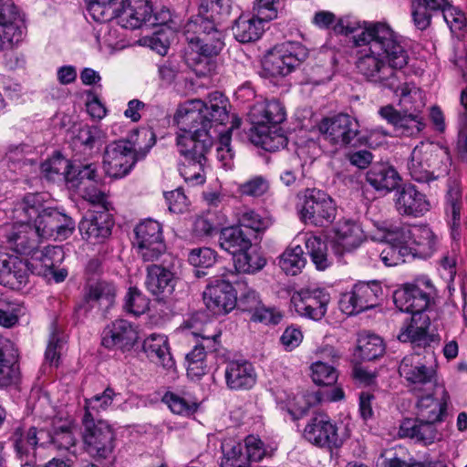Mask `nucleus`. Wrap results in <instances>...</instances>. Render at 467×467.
I'll return each instance as SVG.
<instances>
[{"label": "nucleus", "instance_id": "nucleus-49", "mask_svg": "<svg viewBox=\"0 0 467 467\" xmlns=\"http://www.w3.org/2000/svg\"><path fill=\"white\" fill-rule=\"evenodd\" d=\"M97 177V170L93 164L83 165L81 163L72 164L70 162V168L66 178L67 183L70 187L77 190L80 189L85 184L92 183L94 179Z\"/></svg>", "mask_w": 467, "mask_h": 467}, {"label": "nucleus", "instance_id": "nucleus-4", "mask_svg": "<svg viewBox=\"0 0 467 467\" xmlns=\"http://www.w3.org/2000/svg\"><path fill=\"white\" fill-rule=\"evenodd\" d=\"M201 142L182 137L178 140V151L182 157L179 163V172L184 181L192 185H200L205 182V167L207 166V153L210 151L213 140L202 135Z\"/></svg>", "mask_w": 467, "mask_h": 467}, {"label": "nucleus", "instance_id": "nucleus-58", "mask_svg": "<svg viewBox=\"0 0 467 467\" xmlns=\"http://www.w3.org/2000/svg\"><path fill=\"white\" fill-rule=\"evenodd\" d=\"M423 127L421 117L417 114L403 113L395 131L400 135L412 136L418 134Z\"/></svg>", "mask_w": 467, "mask_h": 467}, {"label": "nucleus", "instance_id": "nucleus-44", "mask_svg": "<svg viewBox=\"0 0 467 467\" xmlns=\"http://www.w3.org/2000/svg\"><path fill=\"white\" fill-rule=\"evenodd\" d=\"M123 1L118 0H86L87 12L90 17L99 23L109 22L117 18L118 8Z\"/></svg>", "mask_w": 467, "mask_h": 467}, {"label": "nucleus", "instance_id": "nucleus-20", "mask_svg": "<svg viewBox=\"0 0 467 467\" xmlns=\"http://www.w3.org/2000/svg\"><path fill=\"white\" fill-rule=\"evenodd\" d=\"M303 436L308 442L319 448L332 450L342 444L337 425L326 414L311 417L304 429Z\"/></svg>", "mask_w": 467, "mask_h": 467}, {"label": "nucleus", "instance_id": "nucleus-45", "mask_svg": "<svg viewBox=\"0 0 467 467\" xmlns=\"http://www.w3.org/2000/svg\"><path fill=\"white\" fill-rule=\"evenodd\" d=\"M385 346L380 337L362 333L358 336L355 355L363 360H373L383 355Z\"/></svg>", "mask_w": 467, "mask_h": 467}, {"label": "nucleus", "instance_id": "nucleus-46", "mask_svg": "<svg viewBox=\"0 0 467 467\" xmlns=\"http://www.w3.org/2000/svg\"><path fill=\"white\" fill-rule=\"evenodd\" d=\"M336 16L328 11L317 12L313 18V23L320 28L332 29L338 35H348L354 33L359 26L357 22H350L348 19L339 18L336 23Z\"/></svg>", "mask_w": 467, "mask_h": 467}, {"label": "nucleus", "instance_id": "nucleus-54", "mask_svg": "<svg viewBox=\"0 0 467 467\" xmlns=\"http://www.w3.org/2000/svg\"><path fill=\"white\" fill-rule=\"evenodd\" d=\"M241 119L235 118L232 126L225 132L222 133L219 139V145L217 146V159L222 162L223 167L225 170L232 169L234 166V153L231 148V132L234 129L239 128Z\"/></svg>", "mask_w": 467, "mask_h": 467}, {"label": "nucleus", "instance_id": "nucleus-11", "mask_svg": "<svg viewBox=\"0 0 467 467\" xmlns=\"http://www.w3.org/2000/svg\"><path fill=\"white\" fill-rule=\"evenodd\" d=\"M204 107L202 99H190L179 105L173 118L182 131L177 136V141L182 137H189L196 142H201V139H204L202 135L213 138L209 133L208 127L203 125L202 109Z\"/></svg>", "mask_w": 467, "mask_h": 467}, {"label": "nucleus", "instance_id": "nucleus-56", "mask_svg": "<svg viewBox=\"0 0 467 467\" xmlns=\"http://www.w3.org/2000/svg\"><path fill=\"white\" fill-rule=\"evenodd\" d=\"M26 35V26L25 16L16 18L5 26H0V40L3 44H17L23 40Z\"/></svg>", "mask_w": 467, "mask_h": 467}, {"label": "nucleus", "instance_id": "nucleus-5", "mask_svg": "<svg viewBox=\"0 0 467 467\" xmlns=\"http://www.w3.org/2000/svg\"><path fill=\"white\" fill-rule=\"evenodd\" d=\"M45 196L36 193L31 199V211L36 213L34 220V229L36 236L41 239L55 237L67 238L75 230V222L71 217L51 207L41 208L39 202Z\"/></svg>", "mask_w": 467, "mask_h": 467}, {"label": "nucleus", "instance_id": "nucleus-50", "mask_svg": "<svg viewBox=\"0 0 467 467\" xmlns=\"http://www.w3.org/2000/svg\"><path fill=\"white\" fill-rule=\"evenodd\" d=\"M266 264L258 253L241 252L234 256V265L237 273L254 274L260 271Z\"/></svg>", "mask_w": 467, "mask_h": 467}, {"label": "nucleus", "instance_id": "nucleus-39", "mask_svg": "<svg viewBox=\"0 0 467 467\" xmlns=\"http://www.w3.org/2000/svg\"><path fill=\"white\" fill-rule=\"evenodd\" d=\"M335 243L344 251H350L360 245L364 239L363 231L356 223L347 220L340 222L335 229Z\"/></svg>", "mask_w": 467, "mask_h": 467}, {"label": "nucleus", "instance_id": "nucleus-29", "mask_svg": "<svg viewBox=\"0 0 467 467\" xmlns=\"http://www.w3.org/2000/svg\"><path fill=\"white\" fill-rule=\"evenodd\" d=\"M205 107L202 109L204 115L203 125L210 130L212 126L225 124L229 120V109L231 107L228 99L221 92L210 93L205 100H202Z\"/></svg>", "mask_w": 467, "mask_h": 467}, {"label": "nucleus", "instance_id": "nucleus-2", "mask_svg": "<svg viewBox=\"0 0 467 467\" xmlns=\"http://www.w3.org/2000/svg\"><path fill=\"white\" fill-rule=\"evenodd\" d=\"M186 40L198 56L194 71L205 76L214 69L213 58L224 47V33L213 20L192 16L184 26Z\"/></svg>", "mask_w": 467, "mask_h": 467}, {"label": "nucleus", "instance_id": "nucleus-47", "mask_svg": "<svg viewBox=\"0 0 467 467\" xmlns=\"http://www.w3.org/2000/svg\"><path fill=\"white\" fill-rule=\"evenodd\" d=\"M232 11V0H201L198 14L217 25L229 16Z\"/></svg>", "mask_w": 467, "mask_h": 467}, {"label": "nucleus", "instance_id": "nucleus-38", "mask_svg": "<svg viewBox=\"0 0 467 467\" xmlns=\"http://www.w3.org/2000/svg\"><path fill=\"white\" fill-rule=\"evenodd\" d=\"M438 420H420L417 418L416 422L407 420L400 426V431L403 435L416 440L424 445L432 444L441 439V434L435 427Z\"/></svg>", "mask_w": 467, "mask_h": 467}, {"label": "nucleus", "instance_id": "nucleus-62", "mask_svg": "<svg viewBox=\"0 0 467 467\" xmlns=\"http://www.w3.org/2000/svg\"><path fill=\"white\" fill-rule=\"evenodd\" d=\"M19 320V309L14 305L0 299V326L5 328L15 327Z\"/></svg>", "mask_w": 467, "mask_h": 467}, {"label": "nucleus", "instance_id": "nucleus-22", "mask_svg": "<svg viewBox=\"0 0 467 467\" xmlns=\"http://www.w3.org/2000/svg\"><path fill=\"white\" fill-rule=\"evenodd\" d=\"M329 301V294L322 289H302L291 297L296 313L313 320H320L325 317Z\"/></svg>", "mask_w": 467, "mask_h": 467}, {"label": "nucleus", "instance_id": "nucleus-16", "mask_svg": "<svg viewBox=\"0 0 467 467\" xmlns=\"http://www.w3.org/2000/svg\"><path fill=\"white\" fill-rule=\"evenodd\" d=\"M382 288L379 282H359L352 290L341 296L339 305L347 315H357L375 307L382 296Z\"/></svg>", "mask_w": 467, "mask_h": 467}, {"label": "nucleus", "instance_id": "nucleus-37", "mask_svg": "<svg viewBox=\"0 0 467 467\" xmlns=\"http://www.w3.org/2000/svg\"><path fill=\"white\" fill-rule=\"evenodd\" d=\"M111 222L109 214L101 213L84 217L78 225L84 239L90 242H101L111 233Z\"/></svg>", "mask_w": 467, "mask_h": 467}, {"label": "nucleus", "instance_id": "nucleus-18", "mask_svg": "<svg viewBox=\"0 0 467 467\" xmlns=\"http://www.w3.org/2000/svg\"><path fill=\"white\" fill-rule=\"evenodd\" d=\"M412 394L417 398V418L420 420H443L450 402V395L442 384L427 391Z\"/></svg>", "mask_w": 467, "mask_h": 467}, {"label": "nucleus", "instance_id": "nucleus-6", "mask_svg": "<svg viewBox=\"0 0 467 467\" xmlns=\"http://www.w3.org/2000/svg\"><path fill=\"white\" fill-rule=\"evenodd\" d=\"M297 198L298 213L305 223L326 226L336 218V204L325 192L316 188L306 189L297 195Z\"/></svg>", "mask_w": 467, "mask_h": 467}, {"label": "nucleus", "instance_id": "nucleus-35", "mask_svg": "<svg viewBox=\"0 0 467 467\" xmlns=\"http://www.w3.org/2000/svg\"><path fill=\"white\" fill-rule=\"evenodd\" d=\"M450 4L449 0H414L411 15L415 26L420 30L427 29L432 16L438 13L443 14Z\"/></svg>", "mask_w": 467, "mask_h": 467}, {"label": "nucleus", "instance_id": "nucleus-31", "mask_svg": "<svg viewBox=\"0 0 467 467\" xmlns=\"http://www.w3.org/2000/svg\"><path fill=\"white\" fill-rule=\"evenodd\" d=\"M18 350L15 344L0 337V386L14 383L19 376Z\"/></svg>", "mask_w": 467, "mask_h": 467}, {"label": "nucleus", "instance_id": "nucleus-59", "mask_svg": "<svg viewBox=\"0 0 467 467\" xmlns=\"http://www.w3.org/2000/svg\"><path fill=\"white\" fill-rule=\"evenodd\" d=\"M188 261L195 267L209 268L216 261L215 252L208 247L192 249L189 253Z\"/></svg>", "mask_w": 467, "mask_h": 467}, {"label": "nucleus", "instance_id": "nucleus-41", "mask_svg": "<svg viewBox=\"0 0 467 467\" xmlns=\"http://www.w3.org/2000/svg\"><path fill=\"white\" fill-rule=\"evenodd\" d=\"M5 237L10 247L18 254L27 258L29 254V223L16 222L6 227Z\"/></svg>", "mask_w": 467, "mask_h": 467}, {"label": "nucleus", "instance_id": "nucleus-10", "mask_svg": "<svg viewBox=\"0 0 467 467\" xmlns=\"http://www.w3.org/2000/svg\"><path fill=\"white\" fill-rule=\"evenodd\" d=\"M323 139L338 148L357 146L360 142L358 121L348 114L325 118L318 124Z\"/></svg>", "mask_w": 467, "mask_h": 467}, {"label": "nucleus", "instance_id": "nucleus-7", "mask_svg": "<svg viewBox=\"0 0 467 467\" xmlns=\"http://www.w3.org/2000/svg\"><path fill=\"white\" fill-rule=\"evenodd\" d=\"M83 443L85 451L95 460L109 458L115 448V433L111 426L101 420H95L93 413H84Z\"/></svg>", "mask_w": 467, "mask_h": 467}, {"label": "nucleus", "instance_id": "nucleus-43", "mask_svg": "<svg viewBox=\"0 0 467 467\" xmlns=\"http://www.w3.org/2000/svg\"><path fill=\"white\" fill-rule=\"evenodd\" d=\"M413 238L410 251L413 256L420 258L430 257L437 246V237L431 228L427 226L417 228L412 234Z\"/></svg>", "mask_w": 467, "mask_h": 467}, {"label": "nucleus", "instance_id": "nucleus-17", "mask_svg": "<svg viewBox=\"0 0 467 467\" xmlns=\"http://www.w3.org/2000/svg\"><path fill=\"white\" fill-rule=\"evenodd\" d=\"M221 276V279L211 280L202 293L207 309L217 316L229 313L237 303L234 288L229 280H225L228 274L223 273Z\"/></svg>", "mask_w": 467, "mask_h": 467}, {"label": "nucleus", "instance_id": "nucleus-42", "mask_svg": "<svg viewBox=\"0 0 467 467\" xmlns=\"http://www.w3.org/2000/svg\"><path fill=\"white\" fill-rule=\"evenodd\" d=\"M50 442L59 451L74 453L77 444L76 426L71 421L54 426L52 434H48Z\"/></svg>", "mask_w": 467, "mask_h": 467}, {"label": "nucleus", "instance_id": "nucleus-53", "mask_svg": "<svg viewBox=\"0 0 467 467\" xmlns=\"http://www.w3.org/2000/svg\"><path fill=\"white\" fill-rule=\"evenodd\" d=\"M69 168L70 161L59 154L46 161L40 166L41 173L49 181H66Z\"/></svg>", "mask_w": 467, "mask_h": 467}, {"label": "nucleus", "instance_id": "nucleus-25", "mask_svg": "<svg viewBox=\"0 0 467 467\" xmlns=\"http://www.w3.org/2000/svg\"><path fill=\"white\" fill-rule=\"evenodd\" d=\"M137 339L138 332L130 322L116 319L104 328L101 344L107 348L126 351L133 348Z\"/></svg>", "mask_w": 467, "mask_h": 467}, {"label": "nucleus", "instance_id": "nucleus-63", "mask_svg": "<svg viewBox=\"0 0 467 467\" xmlns=\"http://www.w3.org/2000/svg\"><path fill=\"white\" fill-rule=\"evenodd\" d=\"M115 392L112 389L107 388L103 393L95 395L89 400H86L85 413L97 410L98 409L105 410L111 405Z\"/></svg>", "mask_w": 467, "mask_h": 467}, {"label": "nucleus", "instance_id": "nucleus-19", "mask_svg": "<svg viewBox=\"0 0 467 467\" xmlns=\"http://www.w3.org/2000/svg\"><path fill=\"white\" fill-rule=\"evenodd\" d=\"M440 153L441 150L433 143H421L416 146L408 162L411 179L421 183L435 180L433 169L439 163Z\"/></svg>", "mask_w": 467, "mask_h": 467}, {"label": "nucleus", "instance_id": "nucleus-51", "mask_svg": "<svg viewBox=\"0 0 467 467\" xmlns=\"http://www.w3.org/2000/svg\"><path fill=\"white\" fill-rule=\"evenodd\" d=\"M271 225L270 220L263 218L253 210H245L238 213V227L245 228L254 238L264 233Z\"/></svg>", "mask_w": 467, "mask_h": 467}, {"label": "nucleus", "instance_id": "nucleus-26", "mask_svg": "<svg viewBox=\"0 0 467 467\" xmlns=\"http://www.w3.org/2000/svg\"><path fill=\"white\" fill-rule=\"evenodd\" d=\"M430 301V295L415 284H405L393 293L396 307L411 315L425 313Z\"/></svg>", "mask_w": 467, "mask_h": 467}, {"label": "nucleus", "instance_id": "nucleus-13", "mask_svg": "<svg viewBox=\"0 0 467 467\" xmlns=\"http://www.w3.org/2000/svg\"><path fill=\"white\" fill-rule=\"evenodd\" d=\"M64 260L61 246H46L43 249H31V274L43 276L47 281L63 282L67 276V270L60 268Z\"/></svg>", "mask_w": 467, "mask_h": 467}, {"label": "nucleus", "instance_id": "nucleus-24", "mask_svg": "<svg viewBox=\"0 0 467 467\" xmlns=\"http://www.w3.org/2000/svg\"><path fill=\"white\" fill-rule=\"evenodd\" d=\"M117 295V286L108 280H98L88 283L83 290L81 302L77 306V311L88 313L95 306L109 308L113 306Z\"/></svg>", "mask_w": 467, "mask_h": 467}, {"label": "nucleus", "instance_id": "nucleus-64", "mask_svg": "<svg viewBox=\"0 0 467 467\" xmlns=\"http://www.w3.org/2000/svg\"><path fill=\"white\" fill-rule=\"evenodd\" d=\"M283 315L275 308H266L263 305L251 315L250 319L254 322H261L265 325H277L281 322Z\"/></svg>", "mask_w": 467, "mask_h": 467}, {"label": "nucleus", "instance_id": "nucleus-52", "mask_svg": "<svg viewBox=\"0 0 467 467\" xmlns=\"http://www.w3.org/2000/svg\"><path fill=\"white\" fill-rule=\"evenodd\" d=\"M305 265L306 258L300 245L285 250L279 258V265L286 275H297Z\"/></svg>", "mask_w": 467, "mask_h": 467}, {"label": "nucleus", "instance_id": "nucleus-33", "mask_svg": "<svg viewBox=\"0 0 467 467\" xmlns=\"http://www.w3.org/2000/svg\"><path fill=\"white\" fill-rule=\"evenodd\" d=\"M142 348L151 362L166 369L174 367L175 362L170 352L168 339L164 335H150L144 339Z\"/></svg>", "mask_w": 467, "mask_h": 467}, {"label": "nucleus", "instance_id": "nucleus-40", "mask_svg": "<svg viewBox=\"0 0 467 467\" xmlns=\"http://www.w3.org/2000/svg\"><path fill=\"white\" fill-rule=\"evenodd\" d=\"M29 260L28 258L10 257L0 252V284L8 282L7 277L14 275L19 283H26L28 280Z\"/></svg>", "mask_w": 467, "mask_h": 467}, {"label": "nucleus", "instance_id": "nucleus-9", "mask_svg": "<svg viewBox=\"0 0 467 467\" xmlns=\"http://www.w3.org/2000/svg\"><path fill=\"white\" fill-rule=\"evenodd\" d=\"M223 458L220 467H251L269 455L264 442L254 435L244 439V445L233 440H225L221 445Z\"/></svg>", "mask_w": 467, "mask_h": 467}, {"label": "nucleus", "instance_id": "nucleus-12", "mask_svg": "<svg viewBox=\"0 0 467 467\" xmlns=\"http://www.w3.org/2000/svg\"><path fill=\"white\" fill-rule=\"evenodd\" d=\"M400 375L408 382L411 393L427 391L440 385L436 369L427 366L419 354H410L403 358L399 367Z\"/></svg>", "mask_w": 467, "mask_h": 467}, {"label": "nucleus", "instance_id": "nucleus-55", "mask_svg": "<svg viewBox=\"0 0 467 467\" xmlns=\"http://www.w3.org/2000/svg\"><path fill=\"white\" fill-rule=\"evenodd\" d=\"M162 401L167 404L173 413L182 416L192 415L199 407L197 401L170 391L165 393Z\"/></svg>", "mask_w": 467, "mask_h": 467}, {"label": "nucleus", "instance_id": "nucleus-3", "mask_svg": "<svg viewBox=\"0 0 467 467\" xmlns=\"http://www.w3.org/2000/svg\"><path fill=\"white\" fill-rule=\"evenodd\" d=\"M251 118L253 125L249 129L248 138L253 144L272 150L275 146L271 143L276 139L277 144L284 145L285 138L276 128L285 119V108L279 101L270 100L254 106L251 111Z\"/></svg>", "mask_w": 467, "mask_h": 467}, {"label": "nucleus", "instance_id": "nucleus-60", "mask_svg": "<svg viewBox=\"0 0 467 467\" xmlns=\"http://www.w3.org/2000/svg\"><path fill=\"white\" fill-rule=\"evenodd\" d=\"M269 188L268 182L263 176H255L238 187L242 195L259 197L264 195Z\"/></svg>", "mask_w": 467, "mask_h": 467}, {"label": "nucleus", "instance_id": "nucleus-36", "mask_svg": "<svg viewBox=\"0 0 467 467\" xmlns=\"http://www.w3.org/2000/svg\"><path fill=\"white\" fill-rule=\"evenodd\" d=\"M400 180L395 169L383 163L373 165L366 174V181L376 191L385 193L398 189Z\"/></svg>", "mask_w": 467, "mask_h": 467}, {"label": "nucleus", "instance_id": "nucleus-32", "mask_svg": "<svg viewBox=\"0 0 467 467\" xmlns=\"http://www.w3.org/2000/svg\"><path fill=\"white\" fill-rule=\"evenodd\" d=\"M268 21L259 15H241L232 27L234 36L243 44L255 42L262 36L265 31V23Z\"/></svg>", "mask_w": 467, "mask_h": 467}, {"label": "nucleus", "instance_id": "nucleus-1", "mask_svg": "<svg viewBox=\"0 0 467 467\" xmlns=\"http://www.w3.org/2000/svg\"><path fill=\"white\" fill-rule=\"evenodd\" d=\"M359 52L356 67L368 81L389 88L401 97L410 93L400 71L408 63V55L397 34L386 23H365L362 31L353 36Z\"/></svg>", "mask_w": 467, "mask_h": 467}, {"label": "nucleus", "instance_id": "nucleus-48", "mask_svg": "<svg viewBox=\"0 0 467 467\" xmlns=\"http://www.w3.org/2000/svg\"><path fill=\"white\" fill-rule=\"evenodd\" d=\"M306 247L317 270L328 268L332 260L327 254V245L320 237L310 235L305 240Z\"/></svg>", "mask_w": 467, "mask_h": 467}, {"label": "nucleus", "instance_id": "nucleus-34", "mask_svg": "<svg viewBox=\"0 0 467 467\" xmlns=\"http://www.w3.org/2000/svg\"><path fill=\"white\" fill-rule=\"evenodd\" d=\"M254 236L248 230L234 225L221 231L219 244L222 249L234 256L241 252L249 251Z\"/></svg>", "mask_w": 467, "mask_h": 467}, {"label": "nucleus", "instance_id": "nucleus-30", "mask_svg": "<svg viewBox=\"0 0 467 467\" xmlns=\"http://www.w3.org/2000/svg\"><path fill=\"white\" fill-rule=\"evenodd\" d=\"M431 325L430 317L426 313H416L411 315L409 322H406L398 335L401 342H411L419 346H426L431 341L428 334Z\"/></svg>", "mask_w": 467, "mask_h": 467}, {"label": "nucleus", "instance_id": "nucleus-61", "mask_svg": "<svg viewBox=\"0 0 467 467\" xmlns=\"http://www.w3.org/2000/svg\"><path fill=\"white\" fill-rule=\"evenodd\" d=\"M125 309L135 316H140L147 309L146 299L136 287H130L124 306Z\"/></svg>", "mask_w": 467, "mask_h": 467}, {"label": "nucleus", "instance_id": "nucleus-27", "mask_svg": "<svg viewBox=\"0 0 467 467\" xmlns=\"http://www.w3.org/2000/svg\"><path fill=\"white\" fill-rule=\"evenodd\" d=\"M152 6L149 0H127L121 10L118 9V24L127 29L140 28L150 21Z\"/></svg>", "mask_w": 467, "mask_h": 467}, {"label": "nucleus", "instance_id": "nucleus-14", "mask_svg": "<svg viewBox=\"0 0 467 467\" xmlns=\"http://www.w3.org/2000/svg\"><path fill=\"white\" fill-rule=\"evenodd\" d=\"M134 245L144 261L157 260L166 250L162 228L159 222L148 219L135 229Z\"/></svg>", "mask_w": 467, "mask_h": 467}, {"label": "nucleus", "instance_id": "nucleus-57", "mask_svg": "<svg viewBox=\"0 0 467 467\" xmlns=\"http://www.w3.org/2000/svg\"><path fill=\"white\" fill-rule=\"evenodd\" d=\"M313 381L317 385L333 386L337 380V372L333 366L317 361L311 366Z\"/></svg>", "mask_w": 467, "mask_h": 467}, {"label": "nucleus", "instance_id": "nucleus-21", "mask_svg": "<svg viewBox=\"0 0 467 467\" xmlns=\"http://www.w3.org/2000/svg\"><path fill=\"white\" fill-rule=\"evenodd\" d=\"M145 286L158 300L166 301L173 295L180 282L172 265L151 264L146 267Z\"/></svg>", "mask_w": 467, "mask_h": 467}, {"label": "nucleus", "instance_id": "nucleus-8", "mask_svg": "<svg viewBox=\"0 0 467 467\" xmlns=\"http://www.w3.org/2000/svg\"><path fill=\"white\" fill-rule=\"evenodd\" d=\"M308 57V49L299 42L275 46L263 60L264 70L271 77H285Z\"/></svg>", "mask_w": 467, "mask_h": 467}, {"label": "nucleus", "instance_id": "nucleus-28", "mask_svg": "<svg viewBox=\"0 0 467 467\" xmlns=\"http://www.w3.org/2000/svg\"><path fill=\"white\" fill-rule=\"evenodd\" d=\"M224 377L231 389H249L256 382L254 366L248 361H230L227 363Z\"/></svg>", "mask_w": 467, "mask_h": 467}, {"label": "nucleus", "instance_id": "nucleus-23", "mask_svg": "<svg viewBox=\"0 0 467 467\" xmlns=\"http://www.w3.org/2000/svg\"><path fill=\"white\" fill-rule=\"evenodd\" d=\"M395 209L400 215L419 218L431 210L427 196L411 183L399 187L395 193Z\"/></svg>", "mask_w": 467, "mask_h": 467}, {"label": "nucleus", "instance_id": "nucleus-15", "mask_svg": "<svg viewBox=\"0 0 467 467\" xmlns=\"http://www.w3.org/2000/svg\"><path fill=\"white\" fill-rule=\"evenodd\" d=\"M137 160L136 150L131 141H113L105 149L103 168L109 176L121 178L130 172Z\"/></svg>", "mask_w": 467, "mask_h": 467}]
</instances>
